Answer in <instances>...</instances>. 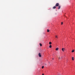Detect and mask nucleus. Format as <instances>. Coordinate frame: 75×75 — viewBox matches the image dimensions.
<instances>
[{"label": "nucleus", "instance_id": "18", "mask_svg": "<svg viewBox=\"0 0 75 75\" xmlns=\"http://www.w3.org/2000/svg\"><path fill=\"white\" fill-rule=\"evenodd\" d=\"M54 59V58H53V59Z\"/></svg>", "mask_w": 75, "mask_h": 75}, {"label": "nucleus", "instance_id": "16", "mask_svg": "<svg viewBox=\"0 0 75 75\" xmlns=\"http://www.w3.org/2000/svg\"><path fill=\"white\" fill-rule=\"evenodd\" d=\"M59 59H61V57H59Z\"/></svg>", "mask_w": 75, "mask_h": 75}, {"label": "nucleus", "instance_id": "5", "mask_svg": "<svg viewBox=\"0 0 75 75\" xmlns=\"http://www.w3.org/2000/svg\"><path fill=\"white\" fill-rule=\"evenodd\" d=\"M53 9H55V8H56V6H54L53 7Z\"/></svg>", "mask_w": 75, "mask_h": 75}, {"label": "nucleus", "instance_id": "14", "mask_svg": "<svg viewBox=\"0 0 75 75\" xmlns=\"http://www.w3.org/2000/svg\"><path fill=\"white\" fill-rule=\"evenodd\" d=\"M56 38H58V36H56Z\"/></svg>", "mask_w": 75, "mask_h": 75}, {"label": "nucleus", "instance_id": "9", "mask_svg": "<svg viewBox=\"0 0 75 75\" xmlns=\"http://www.w3.org/2000/svg\"><path fill=\"white\" fill-rule=\"evenodd\" d=\"M49 47L50 48H51L52 47V46L51 45H50L49 46Z\"/></svg>", "mask_w": 75, "mask_h": 75}, {"label": "nucleus", "instance_id": "6", "mask_svg": "<svg viewBox=\"0 0 75 75\" xmlns=\"http://www.w3.org/2000/svg\"><path fill=\"white\" fill-rule=\"evenodd\" d=\"M58 48H57L56 49V51H58Z\"/></svg>", "mask_w": 75, "mask_h": 75}, {"label": "nucleus", "instance_id": "3", "mask_svg": "<svg viewBox=\"0 0 75 75\" xmlns=\"http://www.w3.org/2000/svg\"><path fill=\"white\" fill-rule=\"evenodd\" d=\"M65 50V48H63L62 49V51H63V52H64V50Z\"/></svg>", "mask_w": 75, "mask_h": 75}, {"label": "nucleus", "instance_id": "15", "mask_svg": "<svg viewBox=\"0 0 75 75\" xmlns=\"http://www.w3.org/2000/svg\"><path fill=\"white\" fill-rule=\"evenodd\" d=\"M62 24H63V22H62L61 23V25H62Z\"/></svg>", "mask_w": 75, "mask_h": 75}, {"label": "nucleus", "instance_id": "10", "mask_svg": "<svg viewBox=\"0 0 75 75\" xmlns=\"http://www.w3.org/2000/svg\"><path fill=\"white\" fill-rule=\"evenodd\" d=\"M47 32H50V30H48V29H47Z\"/></svg>", "mask_w": 75, "mask_h": 75}, {"label": "nucleus", "instance_id": "7", "mask_svg": "<svg viewBox=\"0 0 75 75\" xmlns=\"http://www.w3.org/2000/svg\"><path fill=\"white\" fill-rule=\"evenodd\" d=\"M49 44L50 45H51L52 44V43L51 42H49Z\"/></svg>", "mask_w": 75, "mask_h": 75}, {"label": "nucleus", "instance_id": "1", "mask_svg": "<svg viewBox=\"0 0 75 75\" xmlns=\"http://www.w3.org/2000/svg\"><path fill=\"white\" fill-rule=\"evenodd\" d=\"M58 6H59V3H57L55 5V6H56V7H58Z\"/></svg>", "mask_w": 75, "mask_h": 75}, {"label": "nucleus", "instance_id": "8", "mask_svg": "<svg viewBox=\"0 0 75 75\" xmlns=\"http://www.w3.org/2000/svg\"><path fill=\"white\" fill-rule=\"evenodd\" d=\"M72 59L73 61H74V57H72Z\"/></svg>", "mask_w": 75, "mask_h": 75}, {"label": "nucleus", "instance_id": "11", "mask_svg": "<svg viewBox=\"0 0 75 75\" xmlns=\"http://www.w3.org/2000/svg\"><path fill=\"white\" fill-rule=\"evenodd\" d=\"M74 50H72V51H71V52H74Z\"/></svg>", "mask_w": 75, "mask_h": 75}, {"label": "nucleus", "instance_id": "2", "mask_svg": "<svg viewBox=\"0 0 75 75\" xmlns=\"http://www.w3.org/2000/svg\"><path fill=\"white\" fill-rule=\"evenodd\" d=\"M39 57H41V53H39Z\"/></svg>", "mask_w": 75, "mask_h": 75}, {"label": "nucleus", "instance_id": "13", "mask_svg": "<svg viewBox=\"0 0 75 75\" xmlns=\"http://www.w3.org/2000/svg\"><path fill=\"white\" fill-rule=\"evenodd\" d=\"M44 67L43 66H42V69H43V68H44Z\"/></svg>", "mask_w": 75, "mask_h": 75}, {"label": "nucleus", "instance_id": "17", "mask_svg": "<svg viewBox=\"0 0 75 75\" xmlns=\"http://www.w3.org/2000/svg\"><path fill=\"white\" fill-rule=\"evenodd\" d=\"M42 75H44V74H42Z\"/></svg>", "mask_w": 75, "mask_h": 75}, {"label": "nucleus", "instance_id": "12", "mask_svg": "<svg viewBox=\"0 0 75 75\" xmlns=\"http://www.w3.org/2000/svg\"><path fill=\"white\" fill-rule=\"evenodd\" d=\"M40 45L41 47V46H42V44H41V43H40Z\"/></svg>", "mask_w": 75, "mask_h": 75}, {"label": "nucleus", "instance_id": "4", "mask_svg": "<svg viewBox=\"0 0 75 75\" xmlns=\"http://www.w3.org/2000/svg\"><path fill=\"white\" fill-rule=\"evenodd\" d=\"M61 8V6H58V9H60Z\"/></svg>", "mask_w": 75, "mask_h": 75}, {"label": "nucleus", "instance_id": "19", "mask_svg": "<svg viewBox=\"0 0 75 75\" xmlns=\"http://www.w3.org/2000/svg\"><path fill=\"white\" fill-rule=\"evenodd\" d=\"M49 64H50V62H49Z\"/></svg>", "mask_w": 75, "mask_h": 75}]
</instances>
